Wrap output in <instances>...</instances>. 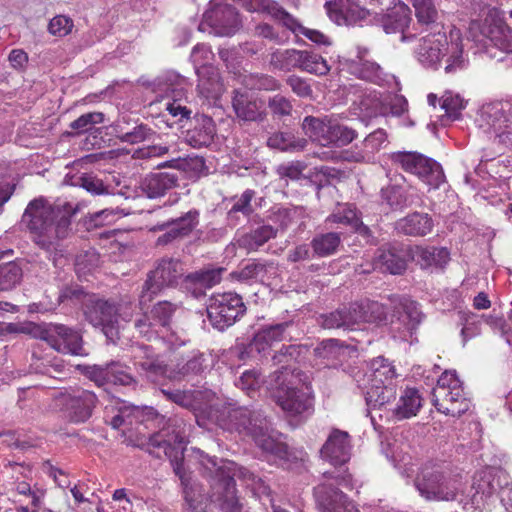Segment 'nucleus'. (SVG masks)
Returning <instances> with one entry per match:
<instances>
[{"mask_svg":"<svg viewBox=\"0 0 512 512\" xmlns=\"http://www.w3.org/2000/svg\"><path fill=\"white\" fill-rule=\"evenodd\" d=\"M276 234L277 231L273 226L261 225L240 235L236 242L240 248H243L248 252L257 251L270 239L275 238Z\"/></svg>","mask_w":512,"mask_h":512,"instance_id":"f704fd0d","label":"nucleus"},{"mask_svg":"<svg viewBox=\"0 0 512 512\" xmlns=\"http://www.w3.org/2000/svg\"><path fill=\"white\" fill-rule=\"evenodd\" d=\"M199 462L204 469V473L211 478V482H216L225 477H230L232 473L224 471V466L228 464H236L233 461L218 460L216 457L209 456L208 454L201 453Z\"/></svg>","mask_w":512,"mask_h":512,"instance_id":"864d4df0","label":"nucleus"},{"mask_svg":"<svg viewBox=\"0 0 512 512\" xmlns=\"http://www.w3.org/2000/svg\"><path fill=\"white\" fill-rule=\"evenodd\" d=\"M206 358L204 353L194 350L187 355L185 363L177 364L167 377L173 381H180L191 375H198L206 368Z\"/></svg>","mask_w":512,"mask_h":512,"instance_id":"4c0bfd02","label":"nucleus"},{"mask_svg":"<svg viewBox=\"0 0 512 512\" xmlns=\"http://www.w3.org/2000/svg\"><path fill=\"white\" fill-rule=\"evenodd\" d=\"M160 392L165 398L182 408L195 410L199 405L200 392L195 390H172L170 388H161Z\"/></svg>","mask_w":512,"mask_h":512,"instance_id":"3c124183","label":"nucleus"},{"mask_svg":"<svg viewBox=\"0 0 512 512\" xmlns=\"http://www.w3.org/2000/svg\"><path fill=\"white\" fill-rule=\"evenodd\" d=\"M255 191L252 189H246L240 195H236L231 198L232 206L227 213L228 222L236 224V214L241 213L245 217H249L254 209L252 207V200L255 197Z\"/></svg>","mask_w":512,"mask_h":512,"instance_id":"09e8293b","label":"nucleus"},{"mask_svg":"<svg viewBox=\"0 0 512 512\" xmlns=\"http://www.w3.org/2000/svg\"><path fill=\"white\" fill-rule=\"evenodd\" d=\"M433 220L427 213L413 212L399 219L395 229L399 234L414 237H424L433 229Z\"/></svg>","mask_w":512,"mask_h":512,"instance_id":"bb28decb","label":"nucleus"},{"mask_svg":"<svg viewBox=\"0 0 512 512\" xmlns=\"http://www.w3.org/2000/svg\"><path fill=\"white\" fill-rule=\"evenodd\" d=\"M130 360L137 373L152 383H159L167 375V365L151 346H132Z\"/></svg>","mask_w":512,"mask_h":512,"instance_id":"dca6fc26","label":"nucleus"},{"mask_svg":"<svg viewBox=\"0 0 512 512\" xmlns=\"http://www.w3.org/2000/svg\"><path fill=\"white\" fill-rule=\"evenodd\" d=\"M22 269L15 262H9L0 266V291L10 290L20 283Z\"/></svg>","mask_w":512,"mask_h":512,"instance_id":"052dcab7","label":"nucleus"},{"mask_svg":"<svg viewBox=\"0 0 512 512\" xmlns=\"http://www.w3.org/2000/svg\"><path fill=\"white\" fill-rule=\"evenodd\" d=\"M156 132L146 124H138L131 131L119 135L121 142L128 144H138L140 142L150 140Z\"/></svg>","mask_w":512,"mask_h":512,"instance_id":"69168bd1","label":"nucleus"},{"mask_svg":"<svg viewBox=\"0 0 512 512\" xmlns=\"http://www.w3.org/2000/svg\"><path fill=\"white\" fill-rule=\"evenodd\" d=\"M381 197L393 210H401L413 204V196L396 184L382 188Z\"/></svg>","mask_w":512,"mask_h":512,"instance_id":"a18cd8bd","label":"nucleus"},{"mask_svg":"<svg viewBox=\"0 0 512 512\" xmlns=\"http://www.w3.org/2000/svg\"><path fill=\"white\" fill-rule=\"evenodd\" d=\"M223 268L209 269L191 273L185 277L187 288L192 290L195 297L204 295L206 289H210L221 281Z\"/></svg>","mask_w":512,"mask_h":512,"instance_id":"2f4dec72","label":"nucleus"},{"mask_svg":"<svg viewBox=\"0 0 512 512\" xmlns=\"http://www.w3.org/2000/svg\"><path fill=\"white\" fill-rule=\"evenodd\" d=\"M232 105L237 117L244 121H262L266 117L261 103L247 93L235 91Z\"/></svg>","mask_w":512,"mask_h":512,"instance_id":"c85d7f7f","label":"nucleus"},{"mask_svg":"<svg viewBox=\"0 0 512 512\" xmlns=\"http://www.w3.org/2000/svg\"><path fill=\"white\" fill-rule=\"evenodd\" d=\"M373 265L374 269L397 275L405 271L406 260L402 251L394 247H386L377 250Z\"/></svg>","mask_w":512,"mask_h":512,"instance_id":"c756f323","label":"nucleus"},{"mask_svg":"<svg viewBox=\"0 0 512 512\" xmlns=\"http://www.w3.org/2000/svg\"><path fill=\"white\" fill-rule=\"evenodd\" d=\"M41 338L58 352L76 356L88 354L79 332L63 324L50 325L41 332Z\"/></svg>","mask_w":512,"mask_h":512,"instance_id":"f3484780","label":"nucleus"},{"mask_svg":"<svg viewBox=\"0 0 512 512\" xmlns=\"http://www.w3.org/2000/svg\"><path fill=\"white\" fill-rule=\"evenodd\" d=\"M349 72L357 78L380 84L384 81V72L379 64L373 61H351L348 64Z\"/></svg>","mask_w":512,"mask_h":512,"instance_id":"79ce46f5","label":"nucleus"},{"mask_svg":"<svg viewBox=\"0 0 512 512\" xmlns=\"http://www.w3.org/2000/svg\"><path fill=\"white\" fill-rule=\"evenodd\" d=\"M211 418L223 430L252 438L262 451L279 459L287 457L288 446L273 436L269 421L261 411L228 404L213 410Z\"/></svg>","mask_w":512,"mask_h":512,"instance_id":"f03ea898","label":"nucleus"},{"mask_svg":"<svg viewBox=\"0 0 512 512\" xmlns=\"http://www.w3.org/2000/svg\"><path fill=\"white\" fill-rule=\"evenodd\" d=\"M422 407V397L416 388H406L400 394L399 400L393 409L398 420L416 416Z\"/></svg>","mask_w":512,"mask_h":512,"instance_id":"58836bf2","label":"nucleus"},{"mask_svg":"<svg viewBox=\"0 0 512 512\" xmlns=\"http://www.w3.org/2000/svg\"><path fill=\"white\" fill-rule=\"evenodd\" d=\"M391 161L404 171L416 175L424 183L438 188L444 181L445 175L441 165L417 152H394Z\"/></svg>","mask_w":512,"mask_h":512,"instance_id":"9d476101","label":"nucleus"},{"mask_svg":"<svg viewBox=\"0 0 512 512\" xmlns=\"http://www.w3.org/2000/svg\"><path fill=\"white\" fill-rule=\"evenodd\" d=\"M327 14L337 24L352 25L367 17L368 11L354 0H334L326 3Z\"/></svg>","mask_w":512,"mask_h":512,"instance_id":"b1692460","label":"nucleus"},{"mask_svg":"<svg viewBox=\"0 0 512 512\" xmlns=\"http://www.w3.org/2000/svg\"><path fill=\"white\" fill-rule=\"evenodd\" d=\"M273 269V263L251 261L241 266L238 270L233 271L231 276L239 281H249L254 279L263 280L265 274Z\"/></svg>","mask_w":512,"mask_h":512,"instance_id":"603ef678","label":"nucleus"},{"mask_svg":"<svg viewBox=\"0 0 512 512\" xmlns=\"http://www.w3.org/2000/svg\"><path fill=\"white\" fill-rule=\"evenodd\" d=\"M472 488L475 490L474 497L478 495L481 500L492 496L497 489L493 484L491 475L483 472L474 476Z\"/></svg>","mask_w":512,"mask_h":512,"instance_id":"774afa93","label":"nucleus"},{"mask_svg":"<svg viewBox=\"0 0 512 512\" xmlns=\"http://www.w3.org/2000/svg\"><path fill=\"white\" fill-rule=\"evenodd\" d=\"M387 140V134L383 129H377L370 133L363 142V150L352 156L356 162L370 160L372 154L378 151Z\"/></svg>","mask_w":512,"mask_h":512,"instance_id":"5fc2aeb1","label":"nucleus"},{"mask_svg":"<svg viewBox=\"0 0 512 512\" xmlns=\"http://www.w3.org/2000/svg\"><path fill=\"white\" fill-rule=\"evenodd\" d=\"M85 319L95 328H99L106 338L115 343L119 339L120 325L116 317L114 301L89 296L83 304Z\"/></svg>","mask_w":512,"mask_h":512,"instance_id":"ddd939ff","label":"nucleus"},{"mask_svg":"<svg viewBox=\"0 0 512 512\" xmlns=\"http://www.w3.org/2000/svg\"><path fill=\"white\" fill-rule=\"evenodd\" d=\"M301 64L302 71L318 76H324L330 71L327 61L314 51L303 50Z\"/></svg>","mask_w":512,"mask_h":512,"instance_id":"6e6d98bb","label":"nucleus"},{"mask_svg":"<svg viewBox=\"0 0 512 512\" xmlns=\"http://www.w3.org/2000/svg\"><path fill=\"white\" fill-rule=\"evenodd\" d=\"M412 3L420 24L430 25L437 21L438 11L433 0H412Z\"/></svg>","mask_w":512,"mask_h":512,"instance_id":"680f3d73","label":"nucleus"},{"mask_svg":"<svg viewBox=\"0 0 512 512\" xmlns=\"http://www.w3.org/2000/svg\"><path fill=\"white\" fill-rule=\"evenodd\" d=\"M351 449V437L348 432L333 428L320 449V455L324 461L335 468H342L350 460ZM323 477L325 479L323 483H331L333 480L345 488H353V478L347 469L327 471L323 474Z\"/></svg>","mask_w":512,"mask_h":512,"instance_id":"423d86ee","label":"nucleus"},{"mask_svg":"<svg viewBox=\"0 0 512 512\" xmlns=\"http://www.w3.org/2000/svg\"><path fill=\"white\" fill-rule=\"evenodd\" d=\"M333 120L306 116L302 122V130L312 141L322 146L332 145Z\"/></svg>","mask_w":512,"mask_h":512,"instance_id":"cd10ccee","label":"nucleus"},{"mask_svg":"<svg viewBox=\"0 0 512 512\" xmlns=\"http://www.w3.org/2000/svg\"><path fill=\"white\" fill-rule=\"evenodd\" d=\"M414 260L421 268H444L450 260V253L444 247H416Z\"/></svg>","mask_w":512,"mask_h":512,"instance_id":"c9c22d12","label":"nucleus"},{"mask_svg":"<svg viewBox=\"0 0 512 512\" xmlns=\"http://www.w3.org/2000/svg\"><path fill=\"white\" fill-rule=\"evenodd\" d=\"M184 274L183 264L179 260L170 257L157 260L142 284L138 296L140 308L150 303L165 288L175 287Z\"/></svg>","mask_w":512,"mask_h":512,"instance_id":"6e6552de","label":"nucleus"},{"mask_svg":"<svg viewBox=\"0 0 512 512\" xmlns=\"http://www.w3.org/2000/svg\"><path fill=\"white\" fill-rule=\"evenodd\" d=\"M72 214V206L67 202L51 205L39 198L28 204L22 220L34 235L35 243L48 250L70 235Z\"/></svg>","mask_w":512,"mask_h":512,"instance_id":"7ed1b4c3","label":"nucleus"},{"mask_svg":"<svg viewBox=\"0 0 512 512\" xmlns=\"http://www.w3.org/2000/svg\"><path fill=\"white\" fill-rule=\"evenodd\" d=\"M302 52L303 50L296 49L278 51L272 54L271 62L282 70H301Z\"/></svg>","mask_w":512,"mask_h":512,"instance_id":"4d7b16f0","label":"nucleus"},{"mask_svg":"<svg viewBox=\"0 0 512 512\" xmlns=\"http://www.w3.org/2000/svg\"><path fill=\"white\" fill-rule=\"evenodd\" d=\"M54 400L55 406L64 417L75 424L84 423L90 419L98 403L94 392L81 388L59 392Z\"/></svg>","mask_w":512,"mask_h":512,"instance_id":"9b49d317","label":"nucleus"},{"mask_svg":"<svg viewBox=\"0 0 512 512\" xmlns=\"http://www.w3.org/2000/svg\"><path fill=\"white\" fill-rule=\"evenodd\" d=\"M72 185L82 187L88 193L94 196L113 194L109 185L104 184L103 180L93 174H81L75 177Z\"/></svg>","mask_w":512,"mask_h":512,"instance_id":"13d9d810","label":"nucleus"},{"mask_svg":"<svg viewBox=\"0 0 512 512\" xmlns=\"http://www.w3.org/2000/svg\"><path fill=\"white\" fill-rule=\"evenodd\" d=\"M123 209L120 208H105L103 210L90 214L87 224L91 228L102 227L111 225L118 219L126 216Z\"/></svg>","mask_w":512,"mask_h":512,"instance_id":"bf43d9fd","label":"nucleus"},{"mask_svg":"<svg viewBox=\"0 0 512 512\" xmlns=\"http://www.w3.org/2000/svg\"><path fill=\"white\" fill-rule=\"evenodd\" d=\"M488 40L498 49L512 53V28L503 21H496L489 27Z\"/></svg>","mask_w":512,"mask_h":512,"instance_id":"49530a36","label":"nucleus"},{"mask_svg":"<svg viewBox=\"0 0 512 512\" xmlns=\"http://www.w3.org/2000/svg\"><path fill=\"white\" fill-rule=\"evenodd\" d=\"M206 17L215 34L219 36L234 35L240 28L238 11L232 5H218Z\"/></svg>","mask_w":512,"mask_h":512,"instance_id":"5701e85b","label":"nucleus"},{"mask_svg":"<svg viewBox=\"0 0 512 512\" xmlns=\"http://www.w3.org/2000/svg\"><path fill=\"white\" fill-rule=\"evenodd\" d=\"M84 375L98 387L107 384L135 387L138 384L136 377L129 372V367L120 361L85 366Z\"/></svg>","mask_w":512,"mask_h":512,"instance_id":"2eb2a0df","label":"nucleus"},{"mask_svg":"<svg viewBox=\"0 0 512 512\" xmlns=\"http://www.w3.org/2000/svg\"><path fill=\"white\" fill-rule=\"evenodd\" d=\"M512 117V102L497 101L485 104L478 112L476 123L484 132H499Z\"/></svg>","mask_w":512,"mask_h":512,"instance_id":"6ab92c4d","label":"nucleus"},{"mask_svg":"<svg viewBox=\"0 0 512 512\" xmlns=\"http://www.w3.org/2000/svg\"><path fill=\"white\" fill-rule=\"evenodd\" d=\"M135 446L146 450L149 454L161 458L166 456L173 467L175 474L183 486L184 503L182 512H208L209 494L204 486L187 476L183 467L184 440L176 434L161 430L148 438L139 439Z\"/></svg>","mask_w":512,"mask_h":512,"instance_id":"f257e3e1","label":"nucleus"},{"mask_svg":"<svg viewBox=\"0 0 512 512\" xmlns=\"http://www.w3.org/2000/svg\"><path fill=\"white\" fill-rule=\"evenodd\" d=\"M199 217V211L192 209L180 217L170 218L167 221L158 223L149 228V231H163L164 233L157 238L156 245L167 246L190 236L199 224Z\"/></svg>","mask_w":512,"mask_h":512,"instance_id":"4468645a","label":"nucleus"},{"mask_svg":"<svg viewBox=\"0 0 512 512\" xmlns=\"http://www.w3.org/2000/svg\"><path fill=\"white\" fill-rule=\"evenodd\" d=\"M414 486L427 501L453 502L463 492L460 474L443 460H429L421 464Z\"/></svg>","mask_w":512,"mask_h":512,"instance_id":"20e7f679","label":"nucleus"},{"mask_svg":"<svg viewBox=\"0 0 512 512\" xmlns=\"http://www.w3.org/2000/svg\"><path fill=\"white\" fill-rule=\"evenodd\" d=\"M198 89L207 98H216L224 92V84L219 70L212 65H202L196 69Z\"/></svg>","mask_w":512,"mask_h":512,"instance_id":"7c9ffc66","label":"nucleus"},{"mask_svg":"<svg viewBox=\"0 0 512 512\" xmlns=\"http://www.w3.org/2000/svg\"><path fill=\"white\" fill-rule=\"evenodd\" d=\"M292 326V322H282L263 327L251 340L249 344L250 352H257L262 356H266L274 344L292 338L288 333L289 328Z\"/></svg>","mask_w":512,"mask_h":512,"instance_id":"412c9836","label":"nucleus"},{"mask_svg":"<svg viewBox=\"0 0 512 512\" xmlns=\"http://www.w3.org/2000/svg\"><path fill=\"white\" fill-rule=\"evenodd\" d=\"M341 235L339 232H327L316 235L310 244L313 253L318 257L333 255L341 244Z\"/></svg>","mask_w":512,"mask_h":512,"instance_id":"c03bdc74","label":"nucleus"},{"mask_svg":"<svg viewBox=\"0 0 512 512\" xmlns=\"http://www.w3.org/2000/svg\"><path fill=\"white\" fill-rule=\"evenodd\" d=\"M245 311L242 297L232 292L211 296L207 306L210 323L221 331L232 326Z\"/></svg>","mask_w":512,"mask_h":512,"instance_id":"f8f14e48","label":"nucleus"},{"mask_svg":"<svg viewBox=\"0 0 512 512\" xmlns=\"http://www.w3.org/2000/svg\"><path fill=\"white\" fill-rule=\"evenodd\" d=\"M370 381L371 384H387L393 382L396 377L395 367L384 357L374 358L370 363Z\"/></svg>","mask_w":512,"mask_h":512,"instance_id":"8fccbe9b","label":"nucleus"},{"mask_svg":"<svg viewBox=\"0 0 512 512\" xmlns=\"http://www.w3.org/2000/svg\"><path fill=\"white\" fill-rule=\"evenodd\" d=\"M104 114L102 112H89L81 115L70 123V128L75 130L77 134L85 133L94 128L96 124L103 123Z\"/></svg>","mask_w":512,"mask_h":512,"instance_id":"338daca9","label":"nucleus"},{"mask_svg":"<svg viewBox=\"0 0 512 512\" xmlns=\"http://www.w3.org/2000/svg\"><path fill=\"white\" fill-rule=\"evenodd\" d=\"M216 134L213 119L206 115L196 117L194 125L186 131L185 140L193 148H202L210 145Z\"/></svg>","mask_w":512,"mask_h":512,"instance_id":"a878e982","label":"nucleus"},{"mask_svg":"<svg viewBox=\"0 0 512 512\" xmlns=\"http://www.w3.org/2000/svg\"><path fill=\"white\" fill-rule=\"evenodd\" d=\"M307 144L306 139L297 137L290 132H275L267 139V145L270 148L288 152L303 151Z\"/></svg>","mask_w":512,"mask_h":512,"instance_id":"37998d69","label":"nucleus"},{"mask_svg":"<svg viewBox=\"0 0 512 512\" xmlns=\"http://www.w3.org/2000/svg\"><path fill=\"white\" fill-rule=\"evenodd\" d=\"M236 477L231 475L210 483L209 501L220 512H242L243 502L237 494Z\"/></svg>","mask_w":512,"mask_h":512,"instance_id":"a211bd4d","label":"nucleus"},{"mask_svg":"<svg viewBox=\"0 0 512 512\" xmlns=\"http://www.w3.org/2000/svg\"><path fill=\"white\" fill-rule=\"evenodd\" d=\"M396 397V385L394 382L387 384H370L365 392L367 411L378 409L389 404Z\"/></svg>","mask_w":512,"mask_h":512,"instance_id":"e433bc0d","label":"nucleus"},{"mask_svg":"<svg viewBox=\"0 0 512 512\" xmlns=\"http://www.w3.org/2000/svg\"><path fill=\"white\" fill-rule=\"evenodd\" d=\"M36 373L45 374L53 378H58L66 373V365L61 359L54 357L53 359H37L32 363Z\"/></svg>","mask_w":512,"mask_h":512,"instance_id":"e2e57ef3","label":"nucleus"},{"mask_svg":"<svg viewBox=\"0 0 512 512\" xmlns=\"http://www.w3.org/2000/svg\"><path fill=\"white\" fill-rule=\"evenodd\" d=\"M314 354L322 360L326 367H336L346 355V349L336 339L322 341L315 349Z\"/></svg>","mask_w":512,"mask_h":512,"instance_id":"a19ab883","label":"nucleus"},{"mask_svg":"<svg viewBox=\"0 0 512 512\" xmlns=\"http://www.w3.org/2000/svg\"><path fill=\"white\" fill-rule=\"evenodd\" d=\"M356 325L360 323H376L386 319V309L377 301L364 300L352 303Z\"/></svg>","mask_w":512,"mask_h":512,"instance_id":"ea45409f","label":"nucleus"},{"mask_svg":"<svg viewBox=\"0 0 512 512\" xmlns=\"http://www.w3.org/2000/svg\"><path fill=\"white\" fill-rule=\"evenodd\" d=\"M289 377L292 372L287 368L273 372L264 382L266 390L284 411L292 415L302 414L312 407L311 398L307 392L294 387Z\"/></svg>","mask_w":512,"mask_h":512,"instance_id":"0eeeda50","label":"nucleus"},{"mask_svg":"<svg viewBox=\"0 0 512 512\" xmlns=\"http://www.w3.org/2000/svg\"><path fill=\"white\" fill-rule=\"evenodd\" d=\"M319 323L324 329H354L356 319L352 303L332 312L321 314L319 316Z\"/></svg>","mask_w":512,"mask_h":512,"instance_id":"72a5a7b5","label":"nucleus"},{"mask_svg":"<svg viewBox=\"0 0 512 512\" xmlns=\"http://www.w3.org/2000/svg\"><path fill=\"white\" fill-rule=\"evenodd\" d=\"M176 308L177 305L171 302L160 301L153 306L151 310V317L159 327H167L171 322Z\"/></svg>","mask_w":512,"mask_h":512,"instance_id":"0e129e2a","label":"nucleus"},{"mask_svg":"<svg viewBox=\"0 0 512 512\" xmlns=\"http://www.w3.org/2000/svg\"><path fill=\"white\" fill-rule=\"evenodd\" d=\"M227 473H232L237 479L243 481L247 488H249L256 496H267L269 500L274 498L272 491L266 482L250 470L238 464H228L224 466Z\"/></svg>","mask_w":512,"mask_h":512,"instance_id":"473e14b6","label":"nucleus"},{"mask_svg":"<svg viewBox=\"0 0 512 512\" xmlns=\"http://www.w3.org/2000/svg\"><path fill=\"white\" fill-rule=\"evenodd\" d=\"M411 10L403 2L396 3L393 7L387 9V12L381 16L380 23L387 34H401V41H410L413 35H406L405 31L411 22Z\"/></svg>","mask_w":512,"mask_h":512,"instance_id":"4be33fe9","label":"nucleus"},{"mask_svg":"<svg viewBox=\"0 0 512 512\" xmlns=\"http://www.w3.org/2000/svg\"><path fill=\"white\" fill-rule=\"evenodd\" d=\"M449 39L448 41L446 34L441 32L422 37L415 51L417 60L425 67L437 69L441 60L446 57V73L463 69L466 59L463 56L460 31L452 29Z\"/></svg>","mask_w":512,"mask_h":512,"instance_id":"39448f33","label":"nucleus"},{"mask_svg":"<svg viewBox=\"0 0 512 512\" xmlns=\"http://www.w3.org/2000/svg\"><path fill=\"white\" fill-rule=\"evenodd\" d=\"M178 181L177 173H151L141 181L140 188L148 198H159L177 187Z\"/></svg>","mask_w":512,"mask_h":512,"instance_id":"393cba45","label":"nucleus"},{"mask_svg":"<svg viewBox=\"0 0 512 512\" xmlns=\"http://www.w3.org/2000/svg\"><path fill=\"white\" fill-rule=\"evenodd\" d=\"M314 495L320 512H360L332 483H320Z\"/></svg>","mask_w":512,"mask_h":512,"instance_id":"aec40b11","label":"nucleus"},{"mask_svg":"<svg viewBox=\"0 0 512 512\" xmlns=\"http://www.w3.org/2000/svg\"><path fill=\"white\" fill-rule=\"evenodd\" d=\"M398 321L403 323L407 331L412 332L417 328L423 319L418 304L409 299H402L399 303Z\"/></svg>","mask_w":512,"mask_h":512,"instance_id":"de8ad7c7","label":"nucleus"},{"mask_svg":"<svg viewBox=\"0 0 512 512\" xmlns=\"http://www.w3.org/2000/svg\"><path fill=\"white\" fill-rule=\"evenodd\" d=\"M432 403L436 409L453 417H459L470 408L462 383L455 372L445 371L432 391Z\"/></svg>","mask_w":512,"mask_h":512,"instance_id":"1a4fd4ad","label":"nucleus"}]
</instances>
